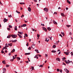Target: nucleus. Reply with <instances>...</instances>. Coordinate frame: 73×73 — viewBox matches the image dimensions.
I'll return each mask as SVG.
<instances>
[{"mask_svg":"<svg viewBox=\"0 0 73 73\" xmlns=\"http://www.w3.org/2000/svg\"><path fill=\"white\" fill-rule=\"evenodd\" d=\"M11 37L13 38H15L17 37V35H11Z\"/></svg>","mask_w":73,"mask_h":73,"instance_id":"nucleus-1","label":"nucleus"},{"mask_svg":"<svg viewBox=\"0 0 73 73\" xmlns=\"http://www.w3.org/2000/svg\"><path fill=\"white\" fill-rule=\"evenodd\" d=\"M68 61L67 62L66 60H64V62L66 63L67 64H69V63H70V61L69 60H67Z\"/></svg>","mask_w":73,"mask_h":73,"instance_id":"nucleus-2","label":"nucleus"},{"mask_svg":"<svg viewBox=\"0 0 73 73\" xmlns=\"http://www.w3.org/2000/svg\"><path fill=\"white\" fill-rule=\"evenodd\" d=\"M44 10L45 12H48V9L47 8H44Z\"/></svg>","mask_w":73,"mask_h":73,"instance_id":"nucleus-3","label":"nucleus"},{"mask_svg":"<svg viewBox=\"0 0 73 73\" xmlns=\"http://www.w3.org/2000/svg\"><path fill=\"white\" fill-rule=\"evenodd\" d=\"M3 22H4V23H5V22H6L7 21H8V19H6L5 18H4V19H3Z\"/></svg>","mask_w":73,"mask_h":73,"instance_id":"nucleus-4","label":"nucleus"},{"mask_svg":"<svg viewBox=\"0 0 73 73\" xmlns=\"http://www.w3.org/2000/svg\"><path fill=\"white\" fill-rule=\"evenodd\" d=\"M64 70L67 73H68L69 72V70H67V69L65 68L64 69Z\"/></svg>","mask_w":73,"mask_h":73,"instance_id":"nucleus-5","label":"nucleus"},{"mask_svg":"<svg viewBox=\"0 0 73 73\" xmlns=\"http://www.w3.org/2000/svg\"><path fill=\"white\" fill-rule=\"evenodd\" d=\"M3 73H5L6 72V69H5V68H3Z\"/></svg>","mask_w":73,"mask_h":73,"instance_id":"nucleus-6","label":"nucleus"},{"mask_svg":"<svg viewBox=\"0 0 73 73\" xmlns=\"http://www.w3.org/2000/svg\"><path fill=\"white\" fill-rule=\"evenodd\" d=\"M42 29L44 30V31H45V32L47 31V29L45 27H42Z\"/></svg>","mask_w":73,"mask_h":73,"instance_id":"nucleus-7","label":"nucleus"},{"mask_svg":"<svg viewBox=\"0 0 73 73\" xmlns=\"http://www.w3.org/2000/svg\"><path fill=\"white\" fill-rule=\"evenodd\" d=\"M54 24L55 25H57V23L54 21H52Z\"/></svg>","mask_w":73,"mask_h":73,"instance_id":"nucleus-8","label":"nucleus"},{"mask_svg":"<svg viewBox=\"0 0 73 73\" xmlns=\"http://www.w3.org/2000/svg\"><path fill=\"white\" fill-rule=\"evenodd\" d=\"M49 40V39H48V38H45V41H46V42H48Z\"/></svg>","mask_w":73,"mask_h":73,"instance_id":"nucleus-9","label":"nucleus"},{"mask_svg":"<svg viewBox=\"0 0 73 73\" xmlns=\"http://www.w3.org/2000/svg\"><path fill=\"white\" fill-rule=\"evenodd\" d=\"M34 46H35V44H33L32 45V46H31V48L34 49Z\"/></svg>","mask_w":73,"mask_h":73,"instance_id":"nucleus-10","label":"nucleus"},{"mask_svg":"<svg viewBox=\"0 0 73 73\" xmlns=\"http://www.w3.org/2000/svg\"><path fill=\"white\" fill-rule=\"evenodd\" d=\"M61 14L62 16L63 17H64L65 16V15H64V14L63 13H61Z\"/></svg>","mask_w":73,"mask_h":73,"instance_id":"nucleus-11","label":"nucleus"},{"mask_svg":"<svg viewBox=\"0 0 73 73\" xmlns=\"http://www.w3.org/2000/svg\"><path fill=\"white\" fill-rule=\"evenodd\" d=\"M11 36V35H8L7 36V38H9Z\"/></svg>","mask_w":73,"mask_h":73,"instance_id":"nucleus-12","label":"nucleus"},{"mask_svg":"<svg viewBox=\"0 0 73 73\" xmlns=\"http://www.w3.org/2000/svg\"><path fill=\"white\" fill-rule=\"evenodd\" d=\"M8 45H9V46L11 47L12 46V43H9V44H8Z\"/></svg>","mask_w":73,"mask_h":73,"instance_id":"nucleus-13","label":"nucleus"},{"mask_svg":"<svg viewBox=\"0 0 73 73\" xmlns=\"http://www.w3.org/2000/svg\"><path fill=\"white\" fill-rule=\"evenodd\" d=\"M35 51L37 53H39L40 52L38 51V50L37 49H35Z\"/></svg>","mask_w":73,"mask_h":73,"instance_id":"nucleus-14","label":"nucleus"},{"mask_svg":"<svg viewBox=\"0 0 73 73\" xmlns=\"http://www.w3.org/2000/svg\"><path fill=\"white\" fill-rule=\"evenodd\" d=\"M56 61H59V62L60 61V58H57L56 59Z\"/></svg>","mask_w":73,"mask_h":73,"instance_id":"nucleus-15","label":"nucleus"},{"mask_svg":"<svg viewBox=\"0 0 73 73\" xmlns=\"http://www.w3.org/2000/svg\"><path fill=\"white\" fill-rule=\"evenodd\" d=\"M18 33L21 35H23V32H18Z\"/></svg>","mask_w":73,"mask_h":73,"instance_id":"nucleus-16","label":"nucleus"},{"mask_svg":"<svg viewBox=\"0 0 73 73\" xmlns=\"http://www.w3.org/2000/svg\"><path fill=\"white\" fill-rule=\"evenodd\" d=\"M9 45L8 44H5V47H9Z\"/></svg>","mask_w":73,"mask_h":73,"instance_id":"nucleus-17","label":"nucleus"},{"mask_svg":"<svg viewBox=\"0 0 73 73\" xmlns=\"http://www.w3.org/2000/svg\"><path fill=\"white\" fill-rule=\"evenodd\" d=\"M47 30H48V31H50V30H51V29L50 27H48L47 28Z\"/></svg>","mask_w":73,"mask_h":73,"instance_id":"nucleus-18","label":"nucleus"},{"mask_svg":"<svg viewBox=\"0 0 73 73\" xmlns=\"http://www.w3.org/2000/svg\"><path fill=\"white\" fill-rule=\"evenodd\" d=\"M31 10V7H29L28 8V11L30 12Z\"/></svg>","mask_w":73,"mask_h":73,"instance_id":"nucleus-19","label":"nucleus"},{"mask_svg":"<svg viewBox=\"0 0 73 73\" xmlns=\"http://www.w3.org/2000/svg\"><path fill=\"white\" fill-rule=\"evenodd\" d=\"M64 53L66 54V55H68L69 54V53L68 52H65Z\"/></svg>","mask_w":73,"mask_h":73,"instance_id":"nucleus-20","label":"nucleus"},{"mask_svg":"<svg viewBox=\"0 0 73 73\" xmlns=\"http://www.w3.org/2000/svg\"><path fill=\"white\" fill-rule=\"evenodd\" d=\"M2 63L4 64H6V62H5V60L2 61Z\"/></svg>","mask_w":73,"mask_h":73,"instance_id":"nucleus-21","label":"nucleus"},{"mask_svg":"<svg viewBox=\"0 0 73 73\" xmlns=\"http://www.w3.org/2000/svg\"><path fill=\"white\" fill-rule=\"evenodd\" d=\"M17 35H18V36H19V37L20 38H21L22 37V36L21 35H19V34H17Z\"/></svg>","mask_w":73,"mask_h":73,"instance_id":"nucleus-22","label":"nucleus"},{"mask_svg":"<svg viewBox=\"0 0 73 73\" xmlns=\"http://www.w3.org/2000/svg\"><path fill=\"white\" fill-rule=\"evenodd\" d=\"M15 52V49H14L13 50H12V51H11V52L12 53L14 52Z\"/></svg>","mask_w":73,"mask_h":73,"instance_id":"nucleus-23","label":"nucleus"},{"mask_svg":"<svg viewBox=\"0 0 73 73\" xmlns=\"http://www.w3.org/2000/svg\"><path fill=\"white\" fill-rule=\"evenodd\" d=\"M56 51L55 50H53L52 51V53H56Z\"/></svg>","mask_w":73,"mask_h":73,"instance_id":"nucleus-24","label":"nucleus"},{"mask_svg":"<svg viewBox=\"0 0 73 73\" xmlns=\"http://www.w3.org/2000/svg\"><path fill=\"white\" fill-rule=\"evenodd\" d=\"M15 31H17V26H15Z\"/></svg>","mask_w":73,"mask_h":73,"instance_id":"nucleus-25","label":"nucleus"},{"mask_svg":"<svg viewBox=\"0 0 73 73\" xmlns=\"http://www.w3.org/2000/svg\"><path fill=\"white\" fill-rule=\"evenodd\" d=\"M17 40H12V42H16L17 41Z\"/></svg>","mask_w":73,"mask_h":73,"instance_id":"nucleus-26","label":"nucleus"},{"mask_svg":"<svg viewBox=\"0 0 73 73\" xmlns=\"http://www.w3.org/2000/svg\"><path fill=\"white\" fill-rule=\"evenodd\" d=\"M31 54L30 53H25V55H30Z\"/></svg>","mask_w":73,"mask_h":73,"instance_id":"nucleus-27","label":"nucleus"},{"mask_svg":"<svg viewBox=\"0 0 73 73\" xmlns=\"http://www.w3.org/2000/svg\"><path fill=\"white\" fill-rule=\"evenodd\" d=\"M67 3H68L69 4H71V3H70V1H69V0H67Z\"/></svg>","mask_w":73,"mask_h":73,"instance_id":"nucleus-28","label":"nucleus"},{"mask_svg":"<svg viewBox=\"0 0 73 73\" xmlns=\"http://www.w3.org/2000/svg\"><path fill=\"white\" fill-rule=\"evenodd\" d=\"M23 27H25L27 26V25L26 24H24L23 25Z\"/></svg>","mask_w":73,"mask_h":73,"instance_id":"nucleus-29","label":"nucleus"},{"mask_svg":"<svg viewBox=\"0 0 73 73\" xmlns=\"http://www.w3.org/2000/svg\"><path fill=\"white\" fill-rule=\"evenodd\" d=\"M56 46L55 45H54L52 46V48H55Z\"/></svg>","mask_w":73,"mask_h":73,"instance_id":"nucleus-30","label":"nucleus"},{"mask_svg":"<svg viewBox=\"0 0 73 73\" xmlns=\"http://www.w3.org/2000/svg\"><path fill=\"white\" fill-rule=\"evenodd\" d=\"M31 67H32L31 70H35L34 67H33V66H31Z\"/></svg>","mask_w":73,"mask_h":73,"instance_id":"nucleus-31","label":"nucleus"},{"mask_svg":"<svg viewBox=\"0 0 73 73\" xmlns=\"http://www.w3.org/2000/svg\"><path fill=\"white\" fill-rule=\"evenodd\" d=\"M15 59V58H13L12 59H11V60H10V61L11 62H13V60Z\"/></svg>","mask_w":73,"mask_h":73,"instance_id":"nucleus-32","label":"nucleus"},{"mask_svg":"<svg viewBox=\"0 0 73 73\" xmlns=\"http://www.w3.org/2000/svg\"><path fill=\"white\" fill-rule=\"evenodd\" d=\"M9 28H12V26H11V25H9Z\"/></svg>","mask_w":73,"mask_h":73,"instance_id":"nucleus-33","label":"nucleus"},{"mask_svg":"<svg viewBox=\"0 0 73 73\" xmlns=\"http://www.w3.org/2000/svg\"><path fill=\"white\" fill-rule=\"evenodd\" d=\"M20 4H21V5L25 4V3H24L23 2L20 3Z\"/></svg>","mask_w":73,"mask_h":73,"instance_id":"nucleus-34","label":"nucleus"},{"mask_svg":"<svg viewBox=\"0 0 73 73\" xmlns=\"http://www.w3.org/2000/svg\"><path fill=\"white\" fill-rule=\"evenodd\" d=\"M17 58V59H18L19 60H21V58L19 57H17V58Z\"/></svg>","mask_w":73,"mask_h":73,"instance_id":"nucleus-35","label":"nucleus"},{"mask_svg":"<svg viewBox=\"0 0 73 73\" xmlns=\"http://www.w3.org/2000/svg\"><path fill=\"white\" fill-rule=\"evenodd\" d=\"M39 67H43V65H39Z\"/></svg>","mask_w":73,"mask_h":73,"instance_id":"nucleus-36","label":"nucleus"},{"mask_svg":"<svg viewBox=\"0 0 73 73\" xmlns=\"http://www.w3.org/2000/svg\"><path fill=\"white\" fill-rule=\"evenodd\" d=\"M66 26H67V27L68 28L69 27H71V26L70 25H66Z\"/></svg>","mask_w":73,"mask_h":73,"instance_id":"nucleus-37","label":"nucleus"},{"mask_svg":"<svg viewBox=\"0 0 73 73\" xmlns=\"http://www.w3.org/2000/svg\"><path fill=\"white\" fill-rule=\"evenodd\" d=\"M8 17H9V18H11L12 17V16L11 15H8Z\"/></svg>","mask_w":73,"mask_h":73,"instance_id":"nucleus-38","label":"nucleus"},{"mask_svg":"<svg viewBox=\"0 0 73 73\" xmlns=\"http://www.w3.org/2000/svg\"><path fill=\"white\" fill-rule=\"evenodd\" d=\"M60 69H57V72H59V71H60Z\"/></svg>","mask_w":73,"mask_h":73,"instance_id":"nucleus-39","label":"nucleus"},{"mask_svg":"<svg viewBox=\"0 0 73 73\" xmlns=\"http://www.w3.org/2000/svg\"><path fill=\"white\" fill-rule=\"evenodd\" d=\"M40 35L37 34V37H38V38H39V37H40Z\"/></svg>","mask_w":73,"mask_h":73,"instance_id":"nucleus-40","label":"nucleus"},{"mask_svg":"<svg viewBox=\"0 0 73 73\" xmlns=\"http://www.w3.org/2000/svg\"><path fill=\"white\" fill-rule=\"evenodd\" d=\"M31 47H29V48H28V50H31Z\"/></svg>","mask_w":73,"mask_h":73,"instance_id":"nucleus-41","label":"nucleus"},{"mask_svg":"<svg viewBox=\"0 0 73 73\" xmlns=\"http://www.w3.org/2000/svg\"><path fill=\"white\" fill-rule=\"evenodd\" d=\"M25 35L26 37H27L28 36V35L27 34H25Z\"/></svg>","mask_w":73,"mask_h":73,"instance_id":"nucleus-42","label":"nucleus"},{"mask_svg":"<svg viewBox=\"0 0 73 73\" xmlns=\"http://www.w3.org/2000/svg\"><path fill=\"white\" fill-rule=\"evenodd\" d=\"M9 66H10V65H9L8 64H7V65H6V67H9Z\"/></svg>","mask_w":73,"mask_h":73,"instance_id":"nucleus-43","label":"nucleus"},{"mask_svg":"<svg viewBox=\"0 0 73 73\" xmlns=\"http://www.w3.org/2000/svg\"><path fill=\"white\" fill-rule=\"evenodd\" d=\"M66 59V58H62V59L63 60H65Z\"/></svg>","mask_w":73,"mask_h":73,"instance_id":"nucleus-44","label":"nucleus"},{"mask_svg":"<svg viewBox=\"0 0 73 73\" xmlns=\"http://www.w3.org/2000/svg\"><path fill=\"white\" fill-rule=\"evenodd\" d=\"M59 71L60 72V73H62V70H60V71Z\"/></svg>","mask_w":73,"mask_h":73,"instance_id":"nucleus-45","label":"nucleus"},{"mask_svg":"<svg viewBox=\"0 0 73 73\" xmlns=\"http://www.w3.org/2000/svg\"><path fill=\"white\" fill-rule=\"evenodd\" d=\"M26 46H29V43L28 42H27V44H26Z\"/></svg>","mask_w":73,"mask_h":73,"instance_id":"nucleus-46","label":"nucleus"},{"mask_svg":"<svg viewBox=\"0 0 73 73\" xmlns=\"http://www.w3.org/2000/svg\"><path fill=\"white\" fill-rule=\"evenodd\" d=\"M7 30H8V31H10V30H11V29H10V28H7Z\"/></svg>","mask_w":73,"mask_h":73,"instance_id":"nucleus-47","label":"nucleus"},{"mask_svg":"<svg viewBox=\"0 0 73 73\" xmlns=\"http://www.w3.org/2000/svg\"><path fill=\"white\" fill-rule=\"evenodd\" d=\"M61 33L62 34V35H63L64 34V32H61Z\"/></svg>","mask_w":73,"mask_h":73,"instance_id":"nucleus-48","label":"nucleus"},{"mask_svg":"<svg viewBox=\"0 0 73 73\" xmlns=\"http://www.w3.org/2000/svg\"><path fill=\"white\" fill-rule=\"evenodd\" d=\"M54 14H55L56 15L57 14V13L56 12H54V13L53 14V15H54Z\"/></svg>","mask_w":73,"mask_h":73,"instance_id":"nucleus-49","label":"nucleus"},{"mask_svg":"<svg viewBox=\"0 0 73 73\" xmlns=\"http://www.w3.org/2000/svg\"><path fill=\"white\" fill-rule=\"evenodd\" d=\"M62 64L66 66V64H65L64 63V62H63Z\"/></svg>","mask_w":73,"mask_h":73,"instance_id":"nucleus-50","label":"nucleus"},{"mask_svg":"<svg viewBox=\"0 0 73 73\" xmlns=\"http://www.w3.org/2000/svg\"><path fill=\"white\" fill-rule=\"evenodd\" d=\"M27 59H28V60L29 61V62H31V60H30L29 58H28Z\"/></svg>","mask_w":73,"mask_h":73,"instance_id":"nucleus-51","label":"nucleus"},{"mask_svg":"<svg viewBox=\"0 0 73 73\" xmlns=\"http://www.w3.org/2000/svg\"><path fill=\"white\" fill-rule=\"evenodd\" d=\"M5 47H3V48H2V50H4V49L5 50Z\"/></svg>","mask_w":73,"mask_h":73,"instance_id":"nucleus-52","label":"nucleus"},{"mask_svg":"<svg viewBox=\"0 0 73 73\" xmlns=\"http://www.w3.org/2000/svg\"><path fill=\"white\" fill-rule=\"evenodd\" d=\"M69 35H72V33H71V32H70V33H69Z\"/></svg>","mask_w":73,"mask_h":73,"instance_id":"nucleus-53","label":"nucleus"},{"mask_svg":"<svg viewBox=\"0 0 73 73\" xmlns=\"http://www.w3.org/2000/svg\"><path fill=\"white\" fill-rule=\"evenodd\" d=\"M1 53H4V52L3 51V50H2V51H1Z\"/></svg>","mask_w":73,"mask_h":73,"instance_id":"nucleus-54","label":"nucleus"},{"mask_svg":"<svg viewBox=\"0 0 73 73\" xmlns=\"http://www.w3.org/2000/svg\"><path fill=\"white\" fill-rule=\"evenodd\" d=\"M25 62L27 63V64H28L29 63V61H26Z\"/></svg>","mask_w":73,"mask_h":73,"instance_id":"nucleus-55","label":"nucleus"},{"mask_svg":"<svg viewBox=\"0 0 73 73\" xmlns=\"http://www.w3.org/2000/svg\"><path fill=\"white\" fill-rule=\"evenodd\" d=\"M38 55L39 56V57H40L41 56V55H39V54L37 55V56H38Z\"/></svg>","mask_w":73,"mask_h":73,"instance_id":"nucleus-56","label":"nucleus"},{"mask_svg":"<svg viewBox=\"0 0 73 73\" xmlns=\"http://www.w3.org/2000/svg\"><path fill=\"white\" fill-rule=\"evenodd\" d=\"M71 54L72 55H73V52H71Z\"/></svg>","mask_w":73,"mask_h":73,"instance_id":"nucleus-57","label":"nucleus"},{"mask_svg":"<svg viewBox=\"0 0 73 73\" xmlns=\"http://www.w3.org/2000/svg\"><path fill=\"white\" fill-rule=\"evenodd\" d=\"M48 56L47 54H45V57H47V56Z\"/></svg>","mask_w":73,"mask_h":73,"instance_id":"nucleus-58","label":"nucleus"},{"mask_svg":"<svg viewBox=\"0 0 73 73\" xmlns=\"http://www.w3.org/2000/svg\"><path fill=\"white\" fill-rule=\"evenodd\" d=\"M59 36H61L62 37V35H61V34H60V35H59Z\"/></svg>","mask_w":73,"mask_h":73,"instance_id":"nucleus-59","label":"nucleus"},{"mask_svg":"<svg viewBox=\"0 0 73 73\" xmlns=\"http://www.w3.org/2000/svg\"><path fill=\"white\" fill-rule=\"evenodd\" d=\"M0 4H1V5H2V6H3V4L2 3L1 1H0Z\"/></svg>","mask_w":73,"mask_h":73,"instance_id":"nucleus-60","label":"nucleus"},{"mask_svg":"<svg viewBox=\"0 0 73 73\" xmlns=\"http://www.w3.org/2000/svg\"><path fill=\"white\" fill-rule=\"evenodd\" d=\"M35 56V58H36L37 57H38V56Z\"/></svg>","mask_w":73,"mask_h":73,"instance_id":"nucleus-61","label":"nucleus"},{"mask_svg":"<svg viewBox=\"0 0 73 73\" xmlns=\"http://www.w3.org/2000/svg\"><path fill=\"white\" fill-rule=\"evenodd\" d=\"M11 53H9V55L10 56H11Z\"/></svg>","mask_w":73,"mask_h":73,"instance_id":"nucleus-62","label":"nucleus"},{"mask_svg":"<svg viewBox=\"0 0 73 73\" xmlns=\"http://www.w3.org/2000/svg\"><path fill=\"white\" fill-rule=\"evenodd\" d=\"M34 0V1L35 2H37V0Z\"/></svg>","mask_w":73,"mask_h":73,"instance_id":"nucleus-63","label":"nucleus"},{"mask_svg":"<svg viewBox=\"0 0 73 73\" xmlns=\"http://www.w3.org/2000/svg\"><path fill=\"white\" fill-rule=\"evenodd\" d=\"M16 13H18V14H20V12H16Z\"/></svg>","mask_w":73,"mask_h":73,"instance_id":"nucleus-64","label":"nucleus"}]
</instances>
